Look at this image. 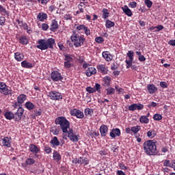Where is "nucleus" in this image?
Here are the masks:
<instances>
[{
    "label": "nucleus",
    "mask_w": 175,
    "mask_h": 175,
    "mask_svg": "<svg viewBox=\"0 0 175 175\" xmlns=\"http://www.w3.org/2000/svg\"><path fill=\"white\" fill-rule=\"evenodd\" d=\"M27 100V96L25 94H21L17 97V102L20 103V105H23L24 102Z\"/></svg>",
    "instance_id": "7c9ffc66"
},
{
    "label": "nucleus",
    "mask_w": 175,
    "mask_h": 175,
    "mask_svg": "<svg viewBox=\"0 0 175 175\" xmlns=\"http://www.w3.org/2000/svg\"><path fill=\"white\" fill-rule=\"evenodd\" d=\"M54 44H55V39L53 38L46 39L38 40L36 45V48L39 50H49L51 49L53 50L54 49Z\"/></svg>",
    "instance_id": "f03ea898"
},
{
    "label": "nucleus",
    "mask_w": 175,
    "mask_h": 175,
    "mask_svg": "<svg viewBox=\"0 0 175 175\" xmlns=\"http://www.w3.org/2000/svg\"><path fill=\"white\" fill-rule=\"evenodd\" d=\"M70 39L75 47H81V46H83L84 43H85V38H84V36H80L75 31H72Z\"/></svg>",
    "instance_id": "20e7f679"
},
{
    "label": "nucleus",
    "mask_w": 175,
    "mask_h": 175,
    "mask_svg": "<svg viewBox=\"0 0 175 175\" xmlns=\"http://www.w3.org/2000/svg\"><path fill=\"white\" fill-rule=\"evenodd\" d=\"M139 131H140V126L131 127V132H133V133H137Z\"/></svg>",
    "instance_id": "8fccbe9b"
},
{
    "label": "nucleus",
    "mask_w": 175,
    "mask_h": 175,
    "mask_svg": "<svg viewBox=\"0 0 175 175\" xmlns=\"http://www.w3.org/2000/svg\"><path fill=\"white\" fill-rule=\"evenodd\" d=\"M107 91V95H113L116 92V90L113 88H108L106 89Z\"/></svg>",
    "instance_id": "79ce46f5"
},
{
    "label": "nucleus",
    "mask_w": 175,
    "mask_h": 175,
    "mask_svg": "<svg viewBox=\"0 0 175 175\" xmlns=\"http://www.w3.org/2000/svg\"><path fill=\"white\" fill-rule=\"evenodd\" d=\"M144 3L147 6V8H148V9H151V8L152 7V1H151L150 0H145Z\"/></svg>",
    "instance_id": "09e8293b"
},
{
    "label": "nucleus",
    "mask_w": 175,
    "mask_h": 175,
    "mask_svg": "<svg viewBox=\"0 0 175 175\" xmlns=\"http://www.w3.org/2000/svg\"><path fill=\"white\" fill-rule=\"evenodd\" d=\"M96 69L99 73L102 75H107V68H106L105 64H99L96 66Z\"/></svg>",
    "instance_id": "ddd939ff"
},
{
    "label": "nucleus",
    "mask_w": 175,
    "mask_h": 175,
    "mask_svg": "<svg viewBox=\"0 0 175 175\" xmlns=\"http://www.w3.org/2000/svg\"><path fill=\"white\" fill-rule=\"evenodd\" d=\"M162 115L159 114V113H155L153 116V120L154 121H161V120H162Z\"/></svg>",
    "instance_id": "37998d69"
},
{
    "label": "nucleus",
    "mask_w": 175,
    "mask_h": 175,
    "mask_svg": "<svg viewBox=\"0 0 175 175\" xmlns=\"http://www.w3.org/2000/svg\"><path fill=\"white\" fill-rule=\"evenodd\" d=\"M147 90H148V92H149V94L152 95L153 94H155L157 91H158V88L156 87L155 85L152 83L147 85Z\"/></svg>",
    "instance_id": "dca6fc26"
},
{
    "label": "nucleus",
    "mask_w": 175,
    "mask_h": 175,
    "mask_svg": "<svg viewBox=\"0 0 175 175\" xmlns=\"http://www.w3.org/2000/svg\"><path fill=\"white\" fill-rule=\"evenodd\" d=\"M2 144L4 147H12V142H10V139H9L8 137H3Z\"/></svg>",
    "instance_id": "5701e85b"
},
{
    "label": "nucleus",
    "mask_w": 175,
    "mask_h": 175,
    "mask_svg": "<svg viewBox=\"0 0 175 175\" xmlns=\"http://www.w3.org/2000/svg\"><path fill=\"white\" fill-rule=\"evenodd\" d=\"M129 110L130 111H135V110H136V104H133L129 106Z\"/></svg>",
    "instance_id": "052dcab7"
},
{
    "label": "nucleus",
    "mask_w": 175,
    "mask_h": 175,
    "mask_svg": "<svg viewBox=\"0 0 175 175\" xmlns=\"http://www.w3.org/2000/svg\"><path fill=\"white\" fill-rule=\"evenodd\" d=\"M0 14H1V16H7V17H9L10 12L6 10V8L3 7L2 5H0Z\"/></svg>",
    "instance_id": "393cba45"
},
{
    "label": "nucleus",
    "mask_w": 175,
    "mask_h": 175,
    "mask_svg": "<svg viewBox=\"0 0 175 175\" xmlns=\"http://www.w3.org/2000/svg\"><path fill=\"white\" fill-rule=\"evenodd\" d=\"M95 42L96 43H98V44H101V43H103V42H105V39L103 38V37H96L95 38Z\"/></svg>",
    "instance_id": "49530a36"
},
{
    "label": "nucleus",
    "mask_w": 175,
    "mask_h": 175,
    "mask_svg": "<svg viewBox=\"0 0 175 175\" xmlns=\"http://www.w3.org/2000/svg\"><path fill=\"white\" fill-rule=\"evenodd\" d=\"M33 113H34V114L31 115V118H35L36 117H39L40 116H42V109H39L38 111L34 110Z\"/></svg>",
    "instance_id": "a19ab883"
},
{
    "label": "nucleus",
    "mask_w": 175,
    "mask_h": 175,
    "mask_svg": "<svg viewBox=\"0 0 175 175\" xmlns=\"http://www.w3.org/2000/svg\"><path fill=\"white\" fill-rule=\"evenodd\" d=\"M38 20L39 21L43 22L44 20H47V14L46 13H39L37 16Z\"/></svg>",
    "instance_id": "2f4dec72"
},
{
    "label": "nucleus",
    "mask_w": 175,
    "mask_h": 175,
    "mask_svg": "<svg viewBox=\"0 0 175 175\" xmlns=\"http://www.w3.org/2000/svg\"><path fill=\"white\" fill-rule=\"evenodd\" d=\"M64 68L70 69L73 66V55L70 54L64 55Z\"/></svg>",
    "instance_id": "423d86ee"
},
{
    "label": "nucleus",
    "mask_w": 175,
    "mask_h": 175,
    "mask_svg": "<svg viewBox=\"0 0 175 175\" xmlns=\"http://www.w3.org/2000/svg\"><path fill=\"white\" fill-rule=\"evenodd\" d=\"M132 62H133V60H126V69H129V68H131Z\"/></svg>",
    "instance_id": "13d9d810"
},
{
    "label": "nucleus",
    "mask_w": 175,
    "mask_h": 175,
    "mask_svg": "<svg viewBox=\"0 0 175 175\" xmlns=\"http://www.w3.org/2000/svg\"><path fill=\"white\" fill-rule=\"evenodd\" d=\"M103 18L106 20V18H109V16L110 15V12L107 8L103 9Z\"/></svg>",
    "instance_id": "72a5a7b5"
},
{
    "label": "nucleus",
    "mask_w": 175,
    "mask_h": 175,
    "mask_svg": "<svg viewBox=\"0 0 175 175\" xmlns=\"http://www.w3.org/2000/svg\"><path fill=\"white\" fill-rule=\"evenodd\" d=\"M14 58L18 62H21L24 59V55L20 52H16L14 53Z\"/></svg>",
    "instance_id": "c85d7f7f"
},
{
    "label": "nucleus",
    "mask_w": 175,
    "mask_h": 175,
    "mask_svg": "<svg viewBox=\"0 0 175 175\" xmlns=\"http://www.w3.org/2000/svg\"><path fill=\"white\" fill-rule=\"evenodd\" d=\"M49 96L51 100H62V94L57 91L50 92Z\"/></svg>",
    "instance_id": "6e6552de"
},
{
    "label": "nucleus",
    "mask_w": 175,
    "mask_h": 175,
    "mask_svg": "<svg viewBox=\"0 0 175 175\" xmlns=\"http://www.w3.org/2000/svg\"><path fill=\"white\" fill-rule=\"evenodd\" d=\"M135 54L138 55V59L140 61V62H144V61H146V57L144 55H142V52L137 51Z\"/></svg>",
    "instance_id": "58836bf2"
},
{
    "label": "nucleus",
    "mask_w": 175,
    "mask_h": 175,
    "mask_svg": "<svg viewBox=\"0 0 175 175\" xmlns=\"http://www.w3.org/2000/svg\"><path fill=\"white\" fill-rule=\"evenodd\" d=\"M135 53L133 51H129L127 53V57H129L130 61H133V57H134Z\"/></svg>",
    "instance_id": "a18cd8bd"
},
{
    "label": "nucleus",
    "mask_w": 175,
    "mask_h": 175,
    "mask_svg": "<svg viewBox=\"0 0 175 175\" xmlns=\"http://www.w3.org/2000/svg\"><path fill=\"white\" fill-rule=\"evenodd\" d=\"M160 87H161V88H167V83L165 81H161Z\"/></svg>",
    "instance_id": "338daca9"
},
{
    "label": "nucleus",
    "mask_w": 175,
    "mask_h": 175,
    "mask_svg": "<svg viewBox=\"0 0 175 175\" xmlns=\"http://www.w3.org/2000/svg\"><path fill=\"white\" fill-rule=\"evenodd\" d=\"M90 163V159L88 158L81 157H79V165H83L84 166H87V165H89Z\"/></svg>",
    "instance_id": "a878e982"
},
{
    "label": "nucleus",
    "mask_w": 175,
    "mask_h": 175,
    "mask_svg": "<svg viewBox=\"0 0 175 175\" xmlns=\"http://www.w3.org/2000/svg\"><path fill=\"white\" fill-rule=\"evenodd\" d=\"M163 28H164L163 25H159L158 26L156 27V29L154 30V32H159V31H162Z\"/></svg>",
    "instance_id": "bf43d9fd"
},
{
    "label": "nucleus",
    "mask_w": 175,
    "mask_h": 175,
    "mask_svg": "<svg viewBox=\"0 0 175 175\" xmlns=\"http://www.w3.org/2000/svg\"><path fill=\"white\" fill-rule=\"evenodd\" d=\"M114 25H116V23L109 19L105 21L106 28H108V29L113 28Z\"/></svg>",
    "instance_id": "c9c22d12"
},
{
    "label": "nucleus",
    "mask_w": 175,
    "mask_h": 175,
    "mask_svg": "<svg viewBox=\"0 0 175 175\" xmlns=\"http://www.w3.org/2000/svg\"><path fill=\"white\" fill-rule=\"evenodd\" d=\"M50 143L53 147H58V146L61 144V142H59V140H58V137H53Z\"/></svg>",
    "instance_id": "c756f323"
},
{
    "label": "nucleus",
    "mask_w": 175,
    "mask_h": 175,
    "mask_svg": "<svg viewBox=\"0 0 175 175\" xmlns=\"http://www.w3.org/2000/svg\"><path fill=\"white\" fill-rule=\"evenodd\" d=\"M4 117L6 120H14V113L10 111H8L4 113Z\"/></svg>",
    "instance_id": "bb28decb"
},
{
    "label": "nucleus",
    "mask_w": 175,
    "mask_h": 175,
    "mask_svg": "<svg viewBox=\"0 0 175 175\" xmlns=\"http://www.w3.org/2000/svg\"><path fill=\"white\" fill-rule=\"evenodd\" d=\"M109 135L112 139H114L116 136L120 137L121 136V130L120 129H113L111 130V131L109 133Z\"/></svg>",
    "instance_id": "2eb2a0df"
},
{
    "label": "nucleus",
    "mask_w": 175,
    "mask_h": 175,
    "mask_svg": "<svg viewBox=\"0 0 175 175\" xmlns=\"http://www.w3.org/2000/svg\"><path fill=\"white\" fill-rule=\"evenodd\" d=\"M50 132H52V133L55 136L59 135V130L57 128L51 129Z\"/></svg>",
    "instance_id": "de8ad7c7"
},
{
    "label": "nucleus",
    "mask_w": 175,
    "mask_h": 175,
    "mask_svg": "<svg viewBox=\"0 0 175 175\" xmlns=\"http://www.w3.org/2000/svg\"><path fill=\"white\" fill-rule=\"evenodd\" d=\"M44 151L46 154H51L53 149L50 146H44Z\"/></svg>",
    "instance_id": "4d7b16f0"
},
{
    "label": "nucleus",
    "mask_w": 175,
    "mask_h": 175,
    "mask_svg": "<svg viewBox=\"0 0 175 175\" xmlns=\"http://www.w3.org/2000/svg\"><path fill=\"white\" fill-rule=\"evenodd\" d=\"M87 26H85V25H79L78 26H77V31H84L85 27Z\"/></svg>",
    "instance_id": "603ef678"
},
{
    "label": "nucleus",
    "mask_w": 175,
    "mask_h": 175,
    "mask_svg": "<svg viewBox=\"0 0 175 175\" xmlns=\"http://www.w3.org/2000/svg\"><path fill=\"white\" fill-rule=\"evenodd\" d=\"M147 136L150 139H154V137L157 136V132L154 130H150L147 132Z\"/></svg>",
    "instance_id": "4c0bfd02"
},
{
    "label": "nucleus",
    "mask_w": 175,
    "mask_h": 175,
    "mask_svg": "<svg viewBox=\"0 0 175 175\" xmlns=\"http://www.w3.org/2000/svg\"><path fill=\"white\" fill-rule=\"evenodd\" d=\"M21 66L22 68H25L26 69H32L34 65L31 62H27V60H24L21 62Z\"/></svg>",
    "instance_id": "4be33fe9"
},
{
    "label": "nucleus",
    "mask_w": 175,
    "mask_h": 175,
    "mask_svg": "<svg viewBox=\"0 0 175 175\" xmlns=\"http://www.w3.org/2000/svg\"><path fill=\"white\" fill-rule=\"evenodd\" d=\"M25 107L27 109H28L29 111H31L33 110V109H35V107H36V105H35V104H33L31 101H27L25 104Z\"/></svg>",
    "instance_id": "b1692460"
},
{
    "label": "nucleus",
    "mask_w": 175,
    "mask_h": 175,
    "mask_svg": "<svg viewBox=\"0 0 175 175\" xmlns=\"http://www.w3.org/2000/svg\"><path fill=\"white\" fill-rule=\"evenodd\" d=\"M0 94L8 96V95H10L12 96V90L9 89V86L6 85L4 82L0 81Z\"/></svg>",
    "instance_id": "39448f33"
},
{
    "label": "nucleus",
    "mask_w": 175,
    "mask_h": 175,
    "mask_svg": "<svg viewBox=\"0 0 175 175\" xmlns=\"http://www.w3.org/2000/svg\"><path fill=\"white\" fill-rule=\"evenodd\" d=\"M21 106H23L21 104H20V103H18V101L15 102L12 104V107H14V109H18V107H21Z\"/></svg>",
    "instance_id": "6e6d98bb"
},
{
    "label": "nucleus",
    "mask_w": 175,
    "mask_h": 175,
    "mask_svg": "<svg viewBox=\"0 0 175 175\" xmlns=\"http://www.w3.org/2000/svg\"><path fill=\"white\" fill-rule=\"evenodd\" d=\"M29 150L30 152H32V154H39L40 152V148H38V146L31 144L29 146Z\"/></svg>",
    "instance_id": "4468645a"
},
{
    "label": "nucleus",
    "mask_w": 175,
    "mask_h": 175,
    "mask_svg": "<svg viewBox=\"0 0 175 175\" xmlns=\"http://www.w3.org/2000/svg\"><path fill=\"white\" fill-rule=\"evenodd\" d=\"M72 163H74L75 165L79 164L80 165V157L79 158H75L72 160Z\"/></svg>",
    "instance_id": "e2e57ef3"
},
{
    "label": "nucleus",
    "mask_w": 175,
    "mask_h": 175,
    "mask_svg": "<svg viewBox=\"0 0 175 175\" xmlns=\"http://www.w3.org/2000/svg\"><path fill=\"white\" fill-rule=\"evenodd\" d=\"M36 161H35L32 156H29V157L25 160V163L27 166H32V165H35Z\"/></svg>",
    "instance_id": "cd10ccee"
},
{
    "label": "nucleus",
    "mask_w": 175,
    "mask_h": 175,
    "mask_svg": "<svg viewBox=\"0 0 175 175\" xmlns=\"http://www.w3.org/2000/svg\"><path fill=\"white\" fill-rule=\"evenodd\" d=\"M84 114L85 116H92V114H94V109H90V108H86L84 110Z\"/></svg>",
    "instance_id": "ea45409f"
},
{
    "label": "nucleus",
    "mask_w": 175,
    "mask_h": 175,
    "mask_svg": "<svg viewBox=\"0 0 175 175\" xmlns=\"http://www.w3.org/2000/svg\"><path fill=\"white\" fill-rule=\"evenodd\" d=\"M107 132H109V127H107L106 125L103 124L100 127V133L103 137H105L106 135H107Z\"/></svg>",
    "instance_id": "6ab92c4d"
},
{
    "label": "nucleus",
    "mask_w": 175,
    "mask_h": 175,
    "mask_svg": "<svg viewBox=\"0 0 175 175\" xmlns=\"http://www.w3.org/2000/svg\"><path fill=\"white\" fill-rule=\"evenodd\" d=\"M139 122H141V124H148L150 119L146 116H142L139 118Z\"/></svg>",
    "instance_id": "f704fd0d"
},
{
    "label": "nucleus",
    "mask_w": 175,
    "mask_h": 175,
    "mask_svg": "<svg viewBox=\"0 0 175 175\" xmlns=\"http://www.w3.org/2000/svg\"><path fill=\"white\" fill-rule=\"evenodd\" d=\"M55 125H59L63 133H68V129H70V122L65 116H59L55 120Z\"/></svg>",
    "instance_id": "7ed1b4c3"
},
{
    "label": "nucleus",
    "mask_w": 175,
    "mask_h": 175,
    "mask_svg": "<svg viewBox=\"0 0 175 175\" xmlns=\"http://www.w3.org/2000/svg\"><path fill=\"white\" fill-rule=\"evenodd\" d=\"M143 147L145 154L149 157H154L159 154V151L157 148V143L154 140L145 141Z\"/></svg>",
    "instance_id": "f257e3e1"
},
{
    "label": "nucleus",
    "mask_w": 175,
    "mask_h": 175,
    "mask_svg": "<svg viewBox=\"0 0 175 175\" xmlns=\"http://www.w3.org/2000/svg\"><path fill=\"white\" fill-rule=\"evenodd\" d=\"M51 79L53 80V81H61L62 80H64V77L61 75V72L57 70L53 71L51 72Z\"/></svg>",
    "instance_id": "9d476101"
},
{
    "label": "nucleus",
    "mask_w": 175,
    "mask_h": 175,
    "mask_svg": "<svg viewBox=\"0 0 175 175\" xmlns=\"http://www.w3.org/2000/svg\"><path fill=\"white\" fill-rule=\"evenodd\" d=\"M103 86L105 88L110 87V83H111V78L109 76H105L103 79Z\"/></svg>",
    "instance_id": "a211bd4d"
},
{
    "label": "nucleus",
    "mask_w": 175,
    "mask_h": 175,
    "mask_svg": "<svg viewBox=\"0 0 175 175\" xmlns=\"http://www.w3.org/2000/svg\"><path fill=\"white\" fill-rule=\"evenodd\" d=\"M100 88H102L100 87V84H99V83L95 84V90L97 91V92H100Z\"/></svg>",
    "instance_id": "774afa93"
},
{
    "label": "nucleus",
    "mask_w": 175,
    "mask_h": 175,
    "mask_svg": "<svg viewBox=\"0 0 175 175\" xmlns=\"http://www.w3.org/2000/svg\"><path fill=\"white\" fill-rule=\"evenodd\" d=\"M122 10L126 14V16H128V17H132V16H133L132 10L129 9L128 5H124V7H122Z\"/></svg>",
    "instance_id": "412c9836"
},
{
    "label": "nucleus",
    "mask_w": 175,
    "mask_h": 175,
    "mask_svg": "<svg viewBox=\"0 0 175 175\" xmlns=\"http://www.w3.org/2000/svg\"><path fill=\"white\" fill-rule=\"evenodd\" d=\"M170 165H171V163H170V160L166 159L164 161L163 166H165L167 167H170Z\"/></svg>",
    "instance_id": "0e129e2a"
},
{
    "label": "nucleus",
    "mask_w": 175,
    "mask_h": 175,
    "mask_svg": "<svg viewBox=\"0 0 175 175\" xmlns=\"http://www.w3.org/2000/svg\"><path fill=\"white\" fill-rule=\"evenodd\" d=\"M58 28H59L58 21L55 19H53L50 24V31H51V32H57V29H58Z\"/></svg>",
    "instance_id": "f8f14e48"
},
{
    "label": "nucleus",
    "mask_w": 175,
    "mask_h": 175,
    "mask_svg": "<svg viewBox=\"0 0 175 175\" xmlns=\"http://www.w3.org/2000/svg\"><path fill=\"white\" fill-rule=\"evenodd\" d=\"M102 55L103 59L107 60V62H110V61L113 59V55H111L109 51H103Z\"/></svg>",
    "instance_id": "aec40b11"
},
{
    "label": "nucleus",
    "mask_w": 175,
    "mask_h": 175,
    "mask_svg": "<svg viewBox=\"0 0 175 175\" xmlns=\"http://www.w3.org/2000/svg\"><path fill=\"white\" fill-rule=\"evenodd\" d=\"M86 91H87V92H88V94H94V93L96 92V90H95V88H94L91 86H88L86 88Z\"/></svg>",
    "instance_id": "c03bdc74"
},
{
    "label": "nucleus",
    "mask_w": 175,
    "mask_h": 175,
    "mask_svg": "<svg viewBox=\"0 0 175 175\" xmlns=\"http://www.w3.org/2000/svg\"><path fill=\"white\" fill-rule=\"evenodd\" d=\"M53 159L57 162H58V161H61L62 159L61 154L58 152H57V150H55L53 152Z\"/></svg>",
    "instance_id": "e433bc0d"
},
{
    "label": "nucleus",
    "mask_w": 175,
    "mask_h": 175,
    "mask_svg": "<svg viewBox=\"0 0 175 175\" xmlns=\"http://www.w3.org/2000/svg\"><path fill=\"white\" fill-rule=\"evenodd\" d=\"M144 105L143 104H136V110H143Z\"/></svg>",
    "instance_id": "69168bd1"
},
{
    "label": "nucleus",
    "mask_w": 175,
    "mask_h": 175,
    "mask_svg": "<svg viewBox=\"0 0 175 175\" xmlns=\"http://www.w3.org/2000/svg\"><path fill=\"white\" fill-rule=\"evenodd\" d=\"M6 23V18L3 16H0V25H5Z\"/></svg>",
    "instance_id": "5fc2aeb1"
},
{
    "label": "nucleus",
    "mask_w": 175,
    "mask_h": 175,
    "mask_svg": "<svg viewBox=\"0 0 175 175\" xmlns=\"http://www.w3.org/2000/svg\"><path fill=\"white\" fill-rule=\"evenodd\" d=\"M68 137L73 143H77L79 139H80V135L75 133L73 129H69V131L67 132Z\"/></svg>",
    "instance_id": "0eeeda50"
},
{
    "label": "nucleus",
    "mask_w": 175,
    "mask_h": 175,
    "mask_svg": "<svg viewBox=\"0 0 175 175\" xmlns=\"http://www.w3.org/2000/svg\"><path fill=\"white\" fill-rule=\"evenodd\" d=\"M83 33H85L86 36H90V35H91V30L90 29V28H88V27H85L83 30Z\"/></svg>",
    "instance_id": "3c124183"
},
{
    "label": "nucleus",
    "mask_w": 175,
    "mask_h": 175,
    "mask_svg": "<svg viewBox=\"0 0 175 175\" xmlns=\"http://www.w3.org/2000/svg\"><path fill=\"white\" fill-rule=\"evenodd\" d=\"M25 110L23 109V107H19L15 113L14 116V121L16 122H20L21 121V118H23V114H24Z\"/></svg>",
    "instance_id": "1a4fd4ad"
},
{
    "label": "nucleus",
    "mask_w": 175,
    "mask_h": 175,
    "mask_svg": "<svg viewBox=\"0 0 175 175\" xmlns=\"http://www.w3.org/2000/svg\"><path fill=\"white\" fill-rule=\"evenodd\" d=\"M129 8H131V9H135L136 6H137V3L136 1H131L129 3Z\"/></svg>",
    "instance_id": "864d4df0"
},
{
    "label": "nucleus",
    "mask_w": 175,
    "mask_h": 175,
    "mask_svg": "<svg viewBox=\"0 0 175 175\" xmlns=\"http://www.w3.org/2000/svg\"><path fill=\"white\" fill-rule=\"evenodd\" d=\"M28 42H29L28 38H27V36H22L20 37V38H19V43H21V44H25V45H27V44Z\"/></svg>",
    "instance_id": "473e14b6"
},
{
    "label": "nucleus",
    "mask_w": 175,
    "mask_h": 175,
    "mask_svg": "<svg viewBox=\"0 0 175 175\" xmlns=\"http://www.w3.org/2000/svg\"><path fill=\"white\" fill-rule=\"evenodd\" d=\"M85 75L88 77H91L92 75H96V68L94 67H89L85 70Z\"/></svg>",
    "instance_id": "f3484780"
},
{
    "label": "nucleus",
    "mask_w": 175,
    "mask_h": 175,
    "mask_svg": "<svg viewBox=\"0 0 175 175\" xmlns=\"http://www.w3.org/2000/svg\"><path fill=\"white\" fill-rule=\"evenodd\" d=\"M70 114L77 118L83 119L84 118V113L79 109H72L70 111Z\"/></svg>",
    "instance_id": "9b49d317"
},
{
    "label": "nucleus",
    "mask_w": 175,
    "mask_h": 175,
    "mask_svg": "<svg viewBox=\"0 0 175 175\" xmlns=\"http://www.w3.org/2000/svg\"><path fill=\"white\" fill-rule=\"evenodd\" d=\"M49 25L47 23H42V31H47L49 29Z\"/></svg>",
    "instance_id": "680f3d73"
}]
</instances>
